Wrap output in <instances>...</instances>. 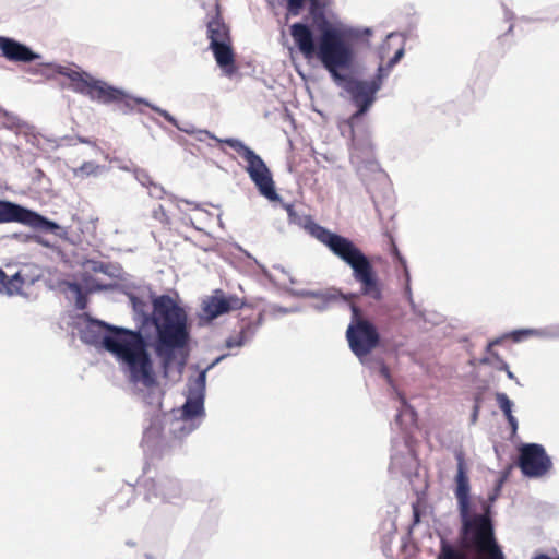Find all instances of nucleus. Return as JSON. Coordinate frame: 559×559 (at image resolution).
Returning a JSON list of instances; mask_svg holds the SVG:
<instances>
[{"instance_id": "obj_1", "label": "nucleus", "mask_w": 559, "mask_h": 559, "mask_svg": "<svg viewBox=\"0 0 559 559\" xmlns=\"http://www.w3.org/2000/svg\"><path fill=\"white\" fill-rule=\"evenodd\" d=\"M457 472L455 497L457 500L461 527L457 548L443 543L438 559H507L495 534L490 506L480 501V511L471 501V486L465 453L455 451Z\"/></svg>"}, {"instance_id": "obj_2", "label": "nucleus", "mask_w": 559, "mask_h": 559, "mask_svg": "<svg viewBox=\"0 0 559 559\" xmlns=\"http://www.w3.org/2000/svg\"><path fill=\"white\" fill-rule=\"evenodd\" d=\"M156 329L155 353L160 360L163 377L171 379L173 373L180 379L188 359L190 333L188 314L178 300L164 294L152 299V314L145 317Z\"/></svg>"}, {"instance_id": "obj_3", "label": "nucleus", "mask_w": 559, "mask_h": 559, "mask_svg": "<svg viewBox=\"0 0 559 559\" xmlns=\"http://www.w3.org/2000/svg\"><path fill=\"white\" fill-rule=\"evenodd\" d=\"M85 338L91 343L99 342L107 352L115 355L126 366L130 382L141 383L145 388L156 385L148 344L140 331L93 320L87 325Z\"/></svg>"}, {"instance_id": "obj_4", "label": "nucleus", "mask_w": 559, "mask_h": 559, "mask_svg": "<svg viewBox=\"0 0 559 559\" xmlns=\"http://www.w3.org/2000/svg\"><path fill=\"white\" fill-rule=\"evenodd\" d=\"M313 27L320 33L318 46L313 40V33L307 24L294 23L290 26V36L305 58L317 53L323 67L335 81H343L340 70L348 69L354 61V50L346 39V32L334 25L325 11L309 13Z\"/></svg>"}, {"instance_id": "obj_5", "label": "nucleus", "mask_w": 559, "mask_h": 559, "mask_svg": "<svg viewBox=\"0 0 559 559\" xmlns=\"http://www.w3.org/2000/svg\"><path fill=\"white\" fill-rule=\"evenodd\" d=\"M290 224L298 225L313 238L326 246L330 251L343 260L353 270V276L360 284L361 293L374 300L382 298V289L369 259L348 238L330 231L316 223L309 215H299L293 204H284Z\"/></svg>"}, {"instance_id": "obj_6", "label": "nucleus", "mask_w": 559, "mask_h": 559, "mask_svg": "<svg viewBox=\"0 0 559 559\" xmlns=\"http://www.w3.org/2000/svg\"><path fill=\"white\" fill-rule=\"evenodd\" d=\"M58 73L70 80L69 88L102 104H116L133 109L142 100L131 97L123 90L117 88L103 80H98L84 71L59 67Z\"/></svg>"}, {"instance_id": "obj_7", "label": "nucleus", "mask_w": 559, "mask_h": 559, "mask_svg": "<svg viewBox=\"0 0 559 559\" xmlns=\"http://www.w3.org/2000/svg\"><path fill=\"white\" fill-rule=\"evenodd\" d=\"M223 143L235 150L246 162V170L259 192L270 201L280 200L272 175L263 159L237 139H225Z\"/></svg>"}, {"instance_id": "obj_8", "label": "nucleus", "mask_w": 559, "mask_h": 559, "mask_svg": "<svg viewBox=\"0 0 559 559\" xmlns=\"http://www.w3.org/2000/svg\"><path fill=\"white\" fill-rule=\"evenodd\" d=\"M352 322L347 328L346 337L350 349L357 357H364L371 353L379 344V333L376 326L362 318L361 310L353 304Z\"/></svg>"}, {"instance_id": "obj_9", "label": "nucleus", "mask_w": 559, "mask_h": 559, "mask_svg": "<svg viewBox=\"0 0 559 559\" xmlns=\"http://www.w3.org/2000/svg\"><path fill=\"white\" fill-rule=\"evenodd\" d=\"M7 223H20L46 231H53L58 228L55 222L47 219L37 212L11 201L0 200V224Z\"/></svg>"}, {"instance_id": "obj_10", "label": "nucleus", "mask_w": 559, "mask_h": 559, "mask_svg": "<svg viewBox=\"0 0 559 559\" xmlns=\"http://www.w3.org/2000/svg\"><path fill=\"white\" fill-rule=\"evenodd\" d=\"M225 356H219L204 370H202L197 378L189 380L188 383V397L182 406V418L191 420L197 417L204 416V391L206 382V372L216 366Z\"/></svg>"}, {"instance_id": "obj_11", "label": "nucleus", "mask_w": 559, "mask_h": 559, "mask_svg": "<svg viewBox=\"0 0 559 559\" xmlns=\"http://www.w3.org/2000/svg\"><path fill=\"white\" fill-rule=\"evenodd\" d=\"M519 452V467L525 476L540 477L552 467L550 457L544 447L538 443L523 444Z\"/></svg>"}, {"instance_id": "obj_12", "label": "nucleus", "mask_w": 559, "mask_h": 559, "mask_svg": "<svg viewBox=\"0 0 559 559\" xmlns=\"http://www.w3.org/2000/svg\"><path fill=\"white\" fill-rule=\"evenodd\" d=\"M245 305L243 299L236 295H226L222 289H216L202 302V318L207 322L234 310H239Z\"/></svg>"}, {"instance_id": "obj_13", "label": "nucleus", "mask_w": 559, "mask_h": 559, "mask_svg": "<svg viewBox=\"0 0 559 559\" xmlns=\"http://www.w3.org/2000/svg\"><path fill=\"white\" fill-rule=\"evenodd\" d=\"M380 80L359 81L349 80L346 90L352 95L358 111L353 116L358 117L365 114L374 100V94L380 88Z\"/></svg>"}, {"instance_id": "obj_14", "label": "nucleus", "mask_w": 559, "mask_h": 559, "mask_svg": "<svg viewBox=\"0 0 559 559\" xmlns=\"http://www.w3.org/2000/svg\"><path fill=\"white\" fill-rule=\"evenodd\" d=\"M261 323V312L255 313L252 311L249 316L241 317L239 320L238 333L227 337V340L225 341V346L227 348L241 347L254 336Z\"/></svg>"}, {"instance_id": "obj_15", "label": "nucleus", "mask_w": 559, "mask_h": 559, "mask_svg": "<svg viewBox=\"0 0 559 559\" xmlns=\"http://www.w3.org/2000/svg\"><path fill=\"white\" fill-rule=\"evenodd\" d=\"M0 51L8 60L15 62H31L38 58L27 46L3 36H0Z\"/></svg>"}, {"instance_id": "obj_16", "label": "nucleus", "mask_w": 559, "mask_h": 559, "mask_svg": "<svg viewBox=\"0 0 559 559\" xmlns=\"http://www.w3.org/2000/svg\"><path fill=\"white\" fill-rule=\"evenodd\" d=\"M213 51L217 64L228 75L234 74L236 71L235 53L231 47V41L227 43H215L214 46H210Z\"/></svg>"}, {"instance_id": "obj_17", "label": "nucleus", "mask_w": 559, "mask_h": 559, "mask_svg": "<svg viewBox=\"0 0 559 559\" xmlns=\"http://www.w3.org/2000/svg\"><path fill=\"white\" fill-rule=\"evenodd\" d=\"M207 38L210 39V46H214L215 43L231 41L229 27L218 12L207 22Z\"/></svg>"}, {"instance_id": "obj_18", "label": "nucleus", "mask_w": 559, "mask_h": 559, "mask_svg": "<svg viewBox=\"0 0 559 559\" xmlns=\"http://www.w3.org/2000/svg\"><path fill=\"white\" fill-rule=\"evenodd\" d=\"M25 284L26 278L22 275L21 271L9 276L4 271L0 269V293L8 295L22 294Z\"/></svg>"}, {"instance_id": "obj_19", "label": "nucleus", "mask_w": 559, "mask_h": 559, "mask_svg": "<svg viewBox=\"0 0 559 559\" xmlns=\"http://www.w3.org/2000/svg\"><path fill=\"white\" fill-rule=\"evenodd\" d=\"M496 400L499 404L500 409L503 412V414L511 427L512 435H514L518 430V420L512 415L513 404H512L511 400L508 397V395L506 393H497Z\"/></svg>"}, {"instance_id": "obj_20", "label": "nucleus", "mask_w": 559, "mask_h": 559, "mask_svg": "<svg viewBox=\"0 0 559 559\" xmlns=\"http://www.w3.org/2000/svg\"><path fill=\"white\" fill-rule=\"evenodd\" d=\"M499 343V340H495L488 343L487 353L489 354V357L483 358L481 364L492 365L496 369L497 366H501V361L504 360L498 355V353L493 350V346H496Z\"/></svg>"}, {"instance_id": "obj_21", "label": "nucleus", "mask_w": 559, "mask_h": 559, "mask_svg": "<svg viewBox=\"0 0 559 559\" xmlns=\"http://www.w3.org/2000/svg\"><path fill=\"white\" fill-rule=\"evenodd\" d=\"M70 288H71V290L76 293L78 309H80V310L85 309L87 300H86V297L84 296V294L82 293L81 286L76 283H73V284H70Z\"/></svg>"}, {"instance_id": "obj_22", "label": "nucleus", "mask_w": 559, "mask_h": 559, "mask_svg": "<svg viewBox=\"0 0 559 559\" xmlns=\"http://www.w3.org/2000/svg\"><path fill=\"white\" fill-rule=\"evenodd\" d=\"M287 11L289 14L297 16L300 14L306 0H286Z\"/></svg>"}, {"instance_id": "obj_23", "label": "nucleus", "mask_w": 559, "mask_h": 559, "mask_svg": "<svg viewBox=\"0 0 559 559\" xmlns=\"http://www.w3.org/2000/svg\"><path fill=\"white\" fill-rule=\"evenodd\" d=\"M153 217L163 224H169V217L162 205H158L153 210Z\"/></svg>"}, {"instance_id": "obj_24", "label": "nucleus", "mask_w": 559, "mask_h": 559, "mask_svg": "<svg viewBox=\"0 0 559 559\" xmlns=\"http://www.w3.org/2000/svg\"><path fill=\"white\" fill-rule=\"evenodd\" d=\"M309 13H318L325 11L326 4L323 0H308Z\"/></svg>"}, {"instance_id": "obj_25", "label": "nucleus", "mask_w": 559, "mask_h": 559, "mask_svg": "<svg viewBox=\"0 0 559 559\" xmlns=\"http://www.w3.org/2000/svg\"><path fill=\"white\" fill-rule=\"evenodd\" d=\"M390 242H391V253L395 257V259L400 262V264L406 270V261L401 255L399 248L392 237L390 238Z\"/></svg>"}, {"instance_id": "obj_26", "label": "nucleus", "mask_w": 559, "mask_h": 559, "mask_svg": "<svg viewBox=\"0 0 559 559\" xmlns=\"http://www.w3.org/2000/svg\"><path fill=\"white\" fill-rule=\"evenodd\" d=\"M380 374L381 377H383L385 379V381L389 383V384H393V378L391 376V372H390V369L386 365H381L380 367Z\"/></svg>"}, {"instance_id": "obj_27", "label": "nucleus", "mask_w": 559, "mask_h": 559, "mask_svg": "<svg viewBox=\"0 0 559 559\" xmlns=\"http://www.w3.org/2000/svg\"><path fill=\"white\" fill-rule=\"evenodd\" d=\"M497 369L504 371L509 379H515L513 372L510 370L509 365L506 361H501V366H497Z\"/></svg>"}, {"instance_id": "obj_28", "label": "nucleus", "mask_w": 559, "mask_h": 559, "mask_svg": "<svg viewBox=\"0 0 559 559\" xmlns=\"http://www.w3.org/2000/svg\"><path fill=\"white\" fill-rule=\"evenodd\" d=\"M403 55H404V50L402 48L399 49L394 53L393 58L390 60L389 66H394L396 62H399V60L402 58Z\"/></svg>"}, {"instance_id": "obj_29", "label": "nucleus", "mask_w": 559, "mask_h": 559, "mask_svg": "<svg viewBox=\"0 0 559 559\" xmlns=\"http://www.w3.org/2000/svg\"><path fill=\"white\" fill-rule=\"evenodd\" d=\"M528 333V331H515L512 333V337L514 341L519 342L523 335H527Z\"/></svg>"}, {"instance_id": "obj_30", "label": "nucleus", "mask_w": 559, "mask_h": 559, "mask_svg": "<svg viewBox=\"0 0 559 559\" xmlns=\"http://www.w3.org/2000/svg\"><path fill=\"white\" fill-rule=\"evenodd\" d=\"M532 559H559V557H557V558H550V557H549L548 555H546V554H539V555L535 556V557H534V558H532Z\"/></svg>"}, {"instance_id": "obj_31", "label": "nucleus", "mask_w": 559, "mask_h": 559, "mask_svg": "<svg viewBox=\"0 0 559 559\" xmlns=\"http://www.w3.org/2000/svg\"><path fill=\"white\" fill-rule=\"evenodd\" d=\"M399 397H400L401 403H402L404 406L409 407V406L407 405L406 399H405L402 394H399Z\"/></svg>"}, {"instance_id": "obj_32", "label": "nucleus", "mask_w": 559, "mask_h": 559, "mask_svg": "<svg viewBox=\"0 0 559 559\" xmlns=\"http://www.w3.org/2000/svg\"><path fill=\"white\" fill-rule=\"evenodd\" d=\"M478 408H479V406L475 405V408H474V419H476V417H477Z\"/></svg>"}, {"instance_id": "obj_33", "label": "nucleus", "mask_w": 559, "mask_h": 559, "mask_svg": "<svg viewBox=\"0 0 559 559\" xmlns=\"http://www.w3.org/2000/svg\"><path fill=\"white\" fill-rule=\"evenodd\" d=\"M163 116H164L167 120L173 121V119L170 118V116H169L166 111H164V112H163Z\"/></svg>"}]
</instances>
